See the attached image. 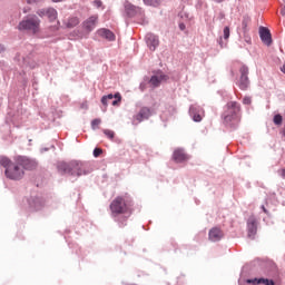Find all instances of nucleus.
I'll use <instances>...</instances> for the list:
<instances>
[{"instance_id": "1", "label": "nucleus", "mask_w": 285, "mask_h": 285, "mask_svg": "<svg viewBox=\"0 0 285 285\" xmlns=\"http://www.w3.org/2000/svg\"><path fill=\"white\" fill-rule=\"evenodd\" d=\"M0 166H3V168H6L4 175L6 177H8V179L19 181V179H23V175H26V171H23V168L18 163L17 158L16 161L12 163V160L8 157L1 156Z\"/></svg>"}, {"instance_id": "2", "label": "nucleus", "mask_w": 285, "mask_h": 285, "mask_svg": "<svg viewBox=\"0 0 285 285\" xmlns=\"http://www.w3.org/2000/svg\"><path fill=\"white\" fill-rule=\"evenodd\" d=\"M58 170L62 175H72V177H81V175H88V171H86V165L77 160L71 163H59Z\"/></svg>"}, {"instance_id": "3", "label": "nucleus", "mask_w": 285, "mask_h": 285, "mask_svg": "<svg viewBox=\"0 0 285 285\" xmlns=\"http://www.w3.org/2000/svg\"><path fill=\"white\" fill-rule=\"evenodd\" d=\"M130 200H127L124 196H117L111 200L109 210L111 217H119V215H128L130 213Z\"/></svg>"}, {"instance_id": "4", "label": "nucleus", "mask_w": 285, "mask_h": 285, "mask_svg": "<svg viewBox=\"0 0 285 285\" xmlns=\"http://www.w3.org/2000/svg\"><path fill=\"white\" fill-rule=\"evenodd\" d=\"M242 107L237 101H229L226 105V110L223 114V119L225 124H235V121H239V112Z\"/></svg>"}, {"instance_id": "5", "label": "nucleus", "mask_w": 285, "mask_h": 285, "mask_svg": "<svg viewBox=\"0 0 285 285\" xmlns=\"http://www.w3.org/2000/svg\"><path fill=\"white\" fill-rule=\"evenodd\" d=\"M40 28H41V20H39L37 16H32L22 20L18 26V30H28L33 35H37Z\"/></svg>"}, {"instance_id": "6", "label": "nucleus", "mask_w": 285, "mask_h": 285, "mask_svg": "<svg viewBox=\"0 0 285 285\" xmlns=\"http://www.w3.org/2000/svg\"><path fill=\"white\" fill-rule=\"evenodd\" d=\"M239 72H240V79H239L238 86L240 90H246L250 83V81L248 80V67L242 66L239 69Z\"/></svg>"}, {"instance_id": "7", "label": "nucleus", "mask_w": 285, "mask_h": 285, "mask_svg": "<svg viewBox=\"0 0 285 285\" xmlns=\"http://www.w3.org/2000/svg\"><path fill=\"white\" fill-rule=\"evenodd\" d=\"M18 159V164L22 167V170H35L38 166V164L30 159V158H26L23 156H19L17 157Z\"/></svg>"}, {"instance_id": "8", "label": "nucleus", "mask_w": 285, "mask_h": 285, "mask_svg": "<svg viewBox=\"0 0 285 285\" xmlns=\"http://www.w3.org/2000/svg\"><path fill=\"white\" fill-rule=\"evenodd\" d=\"M112 99H115V100H112ZM108 101H112L111 106H119V104H121V94H119V92H116L115 95L109 94L101 98L102 106H108Z\"/></svg>"}, {"instance_id": "9", "label": "nucleus", "mask_w": 285, "mask_h": 285, "mask_svg": "<svg viewBox=\"0 0 285 285\" xmlns=\"http://www.w3.org/2000/svg\"><path fill=\"white\" fill-rule=\"evenodd\" d=\"M247 230H248V237L250 239H255V236L257 235V218H255V216H250L248 218Z\"/></svg>"}, {"instance_id": "10", "label": "nucleus", "mask_w": 285, "mask_h": 285, "mask_svg": "<svg viewBox=\"0 0 285 285\" xmlns=\"http://www.w3.org/2000/svg\"><path fill=\"white\" fill-rule=\"evenodd\" d=\"M173 159L176 164H183V161H188L190 157L181 148H177L173 154Z\"/></svg>"}, {"instance_id": "11", "label": "nucleus", "mask_w": 285, "mask_h": 285, "mask_svg": "<svg viewBox=\"0 0 285 285\" xmlns=\"http://www.w3.org/2000/svg\"><path fill=\"white\" fill-rule=\"evenodd\" d=\"M97 19L98 18L96 16H91L82 23V28L87 35H90V32H92V30H95L97 27Z\"/></svg>"}, {"instance_id": "12", "label": "nucleus", "mask_w": 285, "mask_h": 285, "mask_svg": "<svg viewBox=\"0 0 285 285\" xmlns=\"http://www.w3.org/2000/svg\"><path fill=\"white\" fill-rule=\"evenodd\" d=\"M259 37H261L263 43H265V46H271V43H273V38L271 36V30H268V28L261 27L259 28Z\"/></svg>"}, {"instance_id": "13", "label": "nucleus", "mask_w": 285, "mask_h": 285, "mask_svg": "<svg viewBox=\"0 0 285 285\" xmlns=\"http://www.w3.org/2000/svg\"><path fill=\"white\" fill-rule=\"evenodd\" d=\"M37 14L39 17H47L49 21H55V19H57V10L53 8L40 9Z\"/></svg>"}, {"instance_id": "14", "label": "nucleus", "mask_w": 285, "mask_h": 285, "mask_svg": "<svg viewBox=\"0 0 285 285\" xmlns=\"http://www.w3.org/2000/svg\"><path fill=\"white\" fill-rule=\"evenodd\" d=\"M150 115H153V112L150 111V108L142 107L140 111L134 117V119L135 121H137V124H141L144 119H149Z\"/></svg>"}, {"instance_id": "15", "label": "nucleus", "mask_w": 285, "mask_h": 285, "mask_svg": "<svg viewBox=\"0 0 285 285\" xmlns=\"http://www.w3.org/2000/svg\"><path fill=\"white\" fill-rule=\"evenodd\" d=\"M147 39V46L151 51L157 50V47L159 46V38L153 33H149L146 36Z\"/></svg>"}, {"instance_id": "16", "label": "nucleus", "mask_w": 285, "mask_h": 285, "mask_svg": "<svg viewBox=\"0 0 285 285\" xmlns=\"http://www.w3.org/2000/svg\"><path fill=\"white\" fill-rule=\"evenodd\" d=\"M29 206L33 210H41L43 206H46V203L43 202V199L36 197L29 199Z\"/></svg>"}, {"instance_id": "17", "label": "nucleus", "mask_w": 285, "mask_h": 285, "mask_svg": "<svg viewBox=\"0 0 285 285\" xmlns=\"http://www.w3.org/2000/svg\"><path fill=\"white\" fill-rule=\"evenodd\" d=\"M222 237H224V233L222 232V229L214 227L209 230L210 242H219V239H222Z\"/></svg>"}, {"instance_id": "18", "label": "nucleus", "mask_w": 285, "mask_h": 285, "mask_svg": "<svg viewBox=\"0 0 285 285\" xmlns=\"http://www.w3.org/2000/svg\"><path fill=\"white\" fill-rule=\"evenodd\" d=\"M166 79V75L164 73H158L156 76H153L149 80L150 86H153V88H159V85L165 81Z\"/></svg>"}, {"instance_id": "19", "label": "nucleus", "mask_w": 285, "mask_h": 285, "mask_svg": "<svg viewBox=\"0 0 285 285\" xmlns=\"http://www.w3.org/2000/svg\"><path fill=\"white\" fill-rule=\"evenodd\" d=\"M98 35L105 39H108V41H115V33L108 29L98 30Z\"/></svg>"}, {"instance_id": "20", "label": "nucleus", "mask_w": 285, "mask_h": 285, "mask_svg": "<svg viewBox=\"0 0 285 285\" xmlns=\"http://www.w3.org/2000/svg\"><path fill=\"white\" fill-rule=\"evenodd\" d=\"M189 112L194 121H197V122L202 121L203 117H202V114L197 111V107H190Z\"/></svg>"}, {"instance_id": "21", "label": "nucleus", "mask_w": 285, "mask_h": 285, "mask_svg": "<svg viewBox=\"0 0 285 285\" xmlns=\"http://www.w3.org/2000/svg\"><path fill=\"white\" fill-rule=\"evenodd\" d=\"M67 28H75L79 26V18L72 17L66 22Z\"/></svg>"}, {"instance_id": "22", "label": "nucleus", "mask_w": 285, "mask_h": 285, "mask_svg": "<svg viewBox=\"0 0 285 285\" xmlns=\"http://www.w3.org/2000/svg\"><path fill=\"white\" fill-rule=\"evenodd\" d=\"M248 23H250V19L244 18L242 22L243 32H248Z\"/></svg>"}, {"instance_id": "23", "label": "nucleus", "mask_w": 285, "mask_h": 285, "mask_svg": "<svg viewBox=\"0 0 285 285\" xmlns=\"http://www.w3.org/2000/svg\"><path fill=\"white\" fill-rule=\"evenodd\" d=\"M101 126V118H96L91 121V128L92 130H97Z\"/></svg>"}, {"instance_id": "24", "label": "nucleus", "mask_w": 285, "mask_h": 285, "mask_svg": "<svg viewBox=\"0 0 285 285\" xmlns=\"http://www.w3.org/2000/svg\"><path fill=\"white\" fill-rule=\"evenodd\" d=\"M125 9H126L127 14H132L135 12V6H132L128 2L125 3Z\"/></svg>"}, {"instance_id": "25", "label": "nucleus", "mask_w": 285, "mask_h": 285, "mask_svg": "<svg viewBox=\"0 0 285 285\" xmlns=\"http://www.w3.org/2000/svg\"><path fill=\"white\" fill-rule=\"evenodd\" d=\"M282 121H284V118L282 117V115L277 114L274 116L275 126H282Z\"/></svg>"}, {"instance_id": "26", "label": "nucleus", "mask_w": 285, "mask_h": 285, "mask_svg": "<svg viewBox=\"0 0 285 285\" xmlns=\"http://www.w3.org/2000/svg\"><path fill=\"white\" fill-rule=\"evenodd\" d=\"M142 1H144V3H145L146 6H154V7H157V6H159V3H160L161 0H142Z\"/></svg>"}, {"instance_id": "27", "label": "nucleus", "mask_w": 285, "mask_h": 285, "mask_svg": "<svg viewBox=\"0 0 285 285\" xmlns=\"http://www.w3.org/2000/svg\"><path fill=\"white\" fill-rule=\"evenodd\" d=\"M104 135H106V137H108V139H115V131H112L110 129H104Z\"/></svg>"}, {"instance_id": "28", "label": "nucleus", "mask_w": 285, "mask_h": 285, "mask_svg": "<svg viewBox=\"0 0 285 285\" xmlns=\"http://www.w3.org/2000/svg\"><path fill=\"white\" fill-rule=\"evenodd\" d=\"M261 284L275 285V282L273 279H268V278H261Z\"/></svg>"}, {"instance_id": "29", "label": "nucleus", "mask_w": 285, "mask_h": 285, "mask_svg": "<svg viewBox=\"0 0 285 285\" xmlns=\"http://www.w3.org/2000/svg\"><path fill=\"white\" fill-rule=\"evenodd\" d=\"M247 284H262V278H252V279H247Z\"/></svg>"}, {"instance_id": "30", "label": "nucleus", "mask_w": 285, "mask_h": 285, "mask_svg": "<svg viewBox=\"0 0 285 285\" xmlns=\"http://www.w3.org/2000/svg\"><path fill=\"white\" fill-rule=\"evenodd\" d=\"M230 37V28L225 27L224 28V39H229Z\"/></svg>"}, {"instance_id": "31", "label": "nucleus", "mask_w": 285, "mask_h": 285, "mask_svg": "<svg viewBox=\"0 0 285 285\" xmlns=\"http://www.w3.org/2000/svg\"><path fill=\"white\" fill-rule=\"evenodd\" d=\"M102 154H104V149H101V148L94 149V157H99Z\"/></svg>"}, {"instance_id": "32", "label": "nucleus", "mask_w": 285, "mask_h": 285, "mask_svg": "<svg viewBox=\"0 0 285 285\" xmlns=\"http://www.w3.org/2000/svg\"><path fill=\"white\" fill-rule=\"evenodd\" d=\"M243 104H245L246 106H250V104H252L250 97H245L243 99Z\"/></svg>"}, {"instance_id": "33", "label": "nucleus", "mask_w": 285, "mask_h": 285, "mask_svg": "<svg viewBox=\"0 0 285 285\" xmlns=\"http://www.w3.org/2000/svg\"><path fill=\"white\" fill-rule=\"evenodd\" d=\"M225 18H226V16L224 14V12L218 13L217 19H219V21H222Z\"/></svg>"}, {"instance_id": "34", "label": "nucleus", "mask_w": 285, "mask_h": 285, "mask_svg": "<svg viewBox=\"0 0 285 285\" xmlns=\"http://www.w3.org/2000/svg\"><path fill=\"white\" fill-rule=\"evenodd\" d=\"M278 174L281 175V177H282L283 179H285V169L278 170Z\"/></svg>"}, {"instance_id": "35", "label": "nucleus", "mask_w": 285, "mask_h": 285, "mask_svg": "<svg viewBox=\"0 0 285 285\" xmlns=\"http://www.w3.org/2000/svg\"><path fill=\"white\" fill-rule=\"evenodd\" d=\"M95 6H97V8H101V1L100 0H96L95 1Z\"/></svg>"}, {"instance_id": "36", "label": "nucleus", "mask_w": 285, "mask_h": 285, "mask_svg": "<svg viewBox=\"0 0 285 285\" xmlns=\"http://www.w3.org/2000/svg\"><path fill=\"white\" fill-rule=\"evenodd\" d=\"M179 29H180V30H186V24L179 23Z\"/></svg>"}, {"instance_id": "37", "label": "nucleus", "mask_w": 285, "mask_h": 285, "mask_svg": "<svg viewBox=\"0 0 285 285\" xmlns=\"http://www.w3.org/2000/svg\"><path fill=\"white\" fill-rule=\"evenodd\" d=\"M262 210L265 213V215H268V209H266L265 206H262Z\"/></svg>"}, {"instance_id": "38", "label": "nucleus", "mask_w": 285, "mask_h": 285, "mask_svg": "<svg viewBox=\"0 0 285 285\" xmlns=\"http://www.w3.org/2000/svg\"><path fill=\"white\" fill-rule=\"evenodd\" d=\"M39 0H27V3H37Z\"/></svg>"}, {"instance_id": "39", "label": "nucleus", "mask_w": 285, "mask_h": 285, "mask_svg": "<svg viewBox=\"0 0 285 285\" xmlns=\"http://www.w3.org/2000/svg\"><path fill=\"white\" fill-rule=\"evenodd\" d=\"M6 50V47H3V45H0V53L3 52Z\"/></svg>"}, {"instance_id": "40", "label": "nucleus", "mask_w": 285, "mask_h": 285, "mask_svg": "<svg viewBox=\"0 0 285 285\" xmlns=\"http://www.w3.org/2000/svg\"><path fill=\"white\" fill-rule=\"evenodd\" d=\"M281 71L285 75V65L281 67Z\"/></svg>"}, {"instance_id": "41", "label": "nucleus", "mask_w": 285, "mask_h": 285, "mask_svg": "<svg viewBox=\"0 0 285 285\" xmlns=\"http://www.w3.org/2000/svg\"><path fill=\"white\" fill-rule=\"evenodd\" d=\"M60 1H63V0H52L53 3H59Z\"/></svg>"}, {"instance_id": "42", "label": "nucleus", "mask_w": 285, "mask_h": 285, "mask_svg": "<svg viewBox=\"0 0 285 285\" xmlns=\"http://www.w3.org/2000/svg\"><path fill=\"white\" fill-rule=\"evenodd\" d=\"M217 3H222V1H224V0H215Z\"/></svg>"}, {"instance_id": "43", "label": "nucleus", "mask_w": 285, "mask_h": 285, "mask_svg": "<svg viewBox=\"0 0 285 285\" xmlns=\"http://www.w3.org/2000/svg\"><path fill=\"white\" fill-rule=\"evenodd\" d=\"M247 43H250V38L246 39Z\"/></svg>"}]
</instances>
